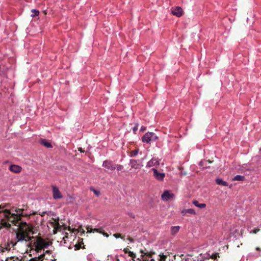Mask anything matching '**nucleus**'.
Returning a JSON list of instances; mask_svg holds the SVG:
<instances>
[{
  "label": "nucleus",
  "mask_w": 261,
  "mask_h": 261,
  "mask_svg": "<svg viewBox=\"0 0 261 261\" xmlns=\"http://www.w3.org/2000/svg\"><path fill=\"white\" fill-rule=\"evenodd\" d=\"M7 205H0V213H3L4 217L9 222L13 224L14 225H18L19 228L16 232L15 240L16 242L13 243L11 242L8 244V246H9L10 245L12 247L17 245L19 242H24L27 246H29L30 244V241L31 239L33 238L32 237H30L29 235L28 232L29 231V228L23 229L22 228L23 225L28 226L26 222H19L21 220V217L23 216H27L24 215L23 213V210L18 208L15 207H12L11 209L8 210L6 208Z\"/></svg>",
  "instance_id": "1"
},
{
  "label": "nucleus",
  "mask_w": 261,
  "mask_h": 261,
  "mask_svg": "<svg viewBox=\"0 0 261 261\" xmlns=\"http://www.w3.org/2000/svg\"><path fill=\"white\" fill-rule=\"evenodd\" d=\"M218 257H219V253L208 251L204 254L200 253L197 257V260L204 261L205 260L208 259L210 258L217 260Z\"/></svg>",
  "instance_id": "2"
},
{
  "label": "nucleus",
  "mask_w": 261,
  "mask_h": 261,
  "mask_svg": "<svg viewBox=\"0 0 261 261\" xmlns=\"http://www.w3.org/2000/svg\"><path fill=\"white\" fill-rule=\"evenodd\" d=\"M34 246L37 252H40L42 250L47 248L49 246V244L43 239L38 238L34 243Z\"/></svg>",
  "instance_id": "3"
},
{
  "label": "nucleus",
  "mask_w": 261,
  "mask_h": 261,
  "mask_svg": "<svg viewBox=\"0 0 261 261\" xmlns=\"http://www.w3.org/2000/svg\"><path fill=\"white\" fill-rule=\"evenodd\" d=\"M158 139L157 136L152 132L146 133L142 138L143 142L147 143H151L155 141Z\"/></svg>",
  "instance_id": "4"
},
{
  "label": "nucleus",
  "mask_w": 261,
  "mask_h": 261,
  "mask_svg": "<svg viewBox=\"0 0 261 261\" xmlns=\"http://www.w3.org/2000/svg\"><path fill=\"white\" fill-rule=\"evenodd\" d=\"M143 160L144 159H142L141 160L131 159L129 160V165L133 169H140L143 166Z\"/></svg>",
  "instance_id": "5"
},
{
  "label": "nucleus",
  "mask_w": 261,
  "mask_h": 261,
  "mask_svg": "<svg viewBox=\"0 0 261 261\" xmlns=\"http://www.w3.org/2000/svg\"><path fill=\"white\" fill-rule=\"evenodd\" d=\"M160 165V160L158 158H153L149 161L146 165V168H149L153 167H157Z\"/></svg>",
  "instance_id": "6"
},
{
  "label": "nucleus",
  "mask_w": 261,
  "mask_h": 261,
  "mask_svg": "<svg viewBox=\"0 0 261 261\" xmlns=\"http://www.w3.org/2000/svg\"><path fill=\"white\" fill-rule=\"evenodd\" d=\"M151 170L153 172V176L154 178L160 181H162L165 177V174L164 173L159 172L156 169L153 168L151 169Z\"/></svg>",
  "instance_id": "7"
},
{
  "label": "nucleus",
  "mask_w": 261,
  "mask_h": 261,
  "mask_svg": "<svg viewBox=\"0 0 261 261\" xmlns=\"http://www.w3.org/2000/svg\"><path fill=\"white\" fill-rule=\"evenodd\" d=\"M102 166L110 170H114L116 169V165H115L112 161L110 160L103 161Z\"/></svg>",
  "instance_id": "8"
},
{
  "label": "nucleus",
  "mask_w": 261,
  "mask_h": 261,
  "mask_svg": "<svg viewBox=\"0 0 261 261\" xmlns=\"http://www.w3.org/2000/svg\"><path fill=\"white\" fill-rule=\"evenodd\" d=\"M174 197L173 193L169 191H165L161 195L162 199L163 201H167Z\"/></svg>",
  "instance_id": "9"
},
{
  "label": "nucleus",
  "mask_w": 261,
  "mask_h": 261,
  "mask_svg": "<svg viewBox=\"0 0 261 261\" xmlns=\"http://www.w3.org/2000/svg\"><path fill=\"white\" fill-rule=\"evenodd\" d=\"M53 196L55 199H61L62 198V195L60 192L59 189L56 186L52 187Z\"/></svg>",
  "instance_id": "10"
},
{
  "label": "nucleus",
  "mask_w": 261,
  "mask_h": 261,
  "mask_svg": "<svg viewBox=\"0 0 261 261\" xmlns=\"http://www.w3.org/2000/svg\"><path fill=\"white\" fill-rule=\"evenodd\" d=\"M171 12L173 15L180 17L182 14V9L180 7H176L172 10Z\"/></svg>",
  "instance_id": "11"
},
{
  "label": "nucleus",
  "mask_w": 261,
  "mask_h": 261,
  "mask_svg": "<svg viewBox=\"0 0 261 261\" xmlns=\"http://www.w3.org/2000/svg\"><path fill=\"white\" fill-rule=\"evenodd\" d=\"M9 169L12 172L17 173H19L21 171L22 168L20 166L18 165H11L9 167Z\"/></svg>",
  "instance_id": "12"
},
{
  "label": "nucleus",
  "mask_w": 261,
  "mask_h": 261,
  "mask_svg": "<svg viewBox=\"0 0 261 261\" xmlns=\"http://www.w3.org/2000/svg\"><path fill=\"white\" fill-rule=\"evenodd\" d=\"M181 213L183 216H185L186 215L187 213H190L191 214H195V212L194 210L192 208H189V209H184L181 212Z\"/></svg>",
  "instance_id": "13"
},
{
  "label": "nucleus",
  "mask_w": 261,
  "mask_h": 261,
  "mask_svg": "<svg viewBox=\"0 0 261 261\" xmlns=\"http://www.w3.org/2000/svg\"><path fill=\"white\" fill-rule=\"evenodd\" d=\"M179 226H174L171 227V233L172 235H175L179 230Z\"/></svg>",
  "instance_id": "14"
},
{
  "label": "nucleus",
  "mask_w": 261,
  "mask_h": 261,
  "mask_svg": "<svg viewBox=\"0 0 261 261\" xmlns=\"http://www.w3.org/2000/svg\"><path fill=\"white\" fill-rule=\"evenodd\" d=\"M216 183L219 185H221V186H228V183L226 181L223 180L221 178L216 179Z\"/></svg>",
  "instance_id": "15"
},
{
  "label": "nucleus",
  "mask_w": 261,
  "mask_h": 261,
  "mask_svg": "<svg viewBox=\"0 0 261 261\" xmlns=\"http://www.w3.org/2000/svg\"><path fill=\"white\" fill-rule=\"evenodd\" d=\"M193 203L195 206L201 208H204L206 206V204L205 203H199L197 200L193 201Z\"/></svg>",
  "instance_id": "16"
},
{
  "label": "nucleus",
  "mask_w": 261,
  "mask_h": 261,
  "mask_svg": "<svg viewBox=\"0 0 261 261\" xmlns=\"http://www.w3.org/2000/svg\"><path fill=\"white\" fill-rule=\"evenodd\" d=\"M40 143L41 144L43 145L44 146L47 148L51 147V144L48 142L45 139H41L40 140Z\"/></svg>",
  "instance_id": "17"
},
{
  "label": "nucleus",
  "mask_w": 261,
  "mask_h": 261,
  "mask_svg": "<svg viewBox=\"0 0 261 261\" xmlns=\"http://www.w3.org/2000/svg\"><path fill=\"white\" fill-rule=\"evenodd\" d=\"M86 229H87L88 232H101V231L99 230V229H98V228L93 229L90 226H87Z\"/></svg>",
  "instance_id": "18"
},
{
  "label": "nucleus",
  "mask_w": 261,
  "mask_h": 261,
  "mask_svg": "<svg viewBox=\"0 0 261 261\" xmlns=\"http://www.w3.org/2000/svg\"><path fill=\"white\" fill-rule=\"evenodd\" d=\"M139 152V149H135L130 152L129 156L130 158L136 156Z\"/></svg>",
  "instance_id": "19"
},
{
  "label": "nucleus",
  "mask_w": 261,
  "mask_h": 261,
  "mask_svg": "<svg viewBox=\"0 0 261 261\" xmlns=\"http://www.w3.org/2000/svg\"><path fill=\"white\" fill-rule=\"evenodd\" d=\"M6 261H22L21 260V259L17 257H15V256H11L10 257H8Z\"/></svg>",
  "instance_id": "20"
},
{
  "label": "nucleus",
  "mask_w": 261,
  "mask_h": 261,
  "mask_svg": "<svg viewBox=\"0 0 261 261\" xmlns=\"http://www.w3.org/2000/svg\"><path fill=\"white\" fill-rule=\"evenodd\" d=\"M232 179L233 180L242 181L245 179V177L241 175H237L232 178Z\"/></svg>",
  "instance_id": "21"
},
{
  "label": "nucleus",
  "mask_w": 261,
  "mask_h": 261,
  "mask_svg": "<svg viewBox=\"0 0 261 261\" xmlns=\"http://www.w3.org/2000/svg\"><path fill=\"white\" fill-rule=\"evenodd\" d=\"M39 11H38L36 9H32L31 16L35 17L36 16H37L39 14Z\"/></svg>",
  "instance_id": "22"
},
{
  "label": "nucleus",
  "mask_w": 261,
  "mask_h": 261,
  "mask_svg": "<svg viewBox=\"0 0 261 261\" xmlns=\"http://www.w3.org/2000/svg\"><path fill=\"white\" fill-rule=\"evenodd\" d=\"M91 191H93L94 192V193L97 196H99L100 195V192L93 189V188H91L90 189Z\"/></svg>",
  "instance_id": "23"
},
{
  "label": "nucleus",
  "mask_w": 261,
  "mask_h": 261,
  "mask_svg": "<svg viewBox=\"0 0 261 261\" xmlns=\"http://www.w3.org/2000/svg\"><path fill=\"white\" fill-rule=\"evenodd\" d=\"M123 168V166L121 165H116V169L117 171H120Z\"/></svg>",
  "instance_id": "24"
},
{
  "label": "nucleus",
  "mask_w": 261,
  "mask_h": 261,
  "mask_svg": "<svg viewBox=\"0 0 261 261\" xmlns=\"http://www.w3.org/2000/svg\"><path fill=\"white\" fill-rule=\"evenodd\" d=\"M259 228H254V229H253L251 230L250 231V232H251V233H257V232L259 231Z\"/></svg>",
  "instance_id": "25"
},
{
  "label": "nucleus",
  "mask_w": 261,
  "mask_h": 261,
  "mask_svg": "<svg viewBox=\"0 0 261 261\" xmlns=\"http://www.w3.org/2000/svg\"><path fill=\"white\" fill-rule=\"evenodd\" d=\"M128 255L129 256L132 257L133 258H134L136 257V254L133 252L129 251Z\"/></svg>",
  "instance_id": "26"
},
{
  "label": "nucleus",
  "mask_w": 261,
  "mask_h": 261,
  "mask_svg": "<svg viewBox=\"0 0 261 261\" xmlns=\"http://www.w3.org/2000/svg\"><path fill=\"white\" fill-rule=\"evenodd\" d=\"M138 124L136 123L135 124V126L133 127V132L135 133L138 129Z\"/></svg>",
  "instance_id": "27"
},
{
  "label": "nucleus",
  "mask_w": 261,
  "mask_h": 261,
  "mask_svg": "<svg viewBox=\"0 0 261 261\" xmlns=\"http://www.w3.org/2000/svg\"><path fill=\"white\" fill-rule=\"evenodd\" d=\"M3 225L6 227H9L11 226V224L9 222H5L3 223Z\"/></svg>",
  "instance_id": "28"
},
{
  "label": "nucleus",
  "mask_w": 261,
  "mask_h": 261,
  "mask_svg": "<svg viewBox=\"0 0 261 261\" xmlns=\"http://www.w3.org/2000/svg\"><path fill=\"white\" fill-rule=\"evenodd\" d=\"M166 256L163 255L160 257V259L159 261H165L166 259Z\"/></svg>",
  "instance_id": "29"
},
{
  "label": "nucleus",
  "mask_w": 261,
  "mask_h": 261,
  "mask_svg": "<svg viewBox=\"0 0 261 261\" xmlns=\"http://www.w3.org/2000/svg\"><path fill=\"white\" fill-rule=\"evenodd\" d=\"M114 237L116 238H120V234L118 233H115L113 234Z\"/></svg>",
  "instance_id": "30"
},
{
  "label": "nucleus",
  "mask_w": 261,
  "mask_h": 261,
  "mask_svg": "<svg viewBox=\"0 0 261 261\" xmlns=\"http://www.w3.org/2000/svg\"><path fill=\"white\" fill-rule=\"evenodd\" d=\"M186 261H196L195 260H192L191 258H188L186 260Z\"/></svg>",
  "instance_id": "31"
},
{
  "label": "nucleus",
  "mask_w": 261,
  "mask_h": 261,
  "mask_svg": "<svg viewBox=\"0 0 261 261\" xmlns=\"http://www.w3.org/2000/svg\"><path fill=\"white\" fill-rule=\"evenodd\" d=\"M79 150L81 152H84V150L82 149V148H79Z\"/></svg>",
  "instance_id": "32"
},
{
  "label": "nucleus",
  "mask_w": 261,
  "mask_h": 261,
  "mask_svg": "<svg viewBox=\"0 0 261 261\" xmlns=\"http://www.w3.org/2000/svg\"><path fill=\"white\" fill-rule=\"evenodd\" d=\"M9 249H10V248H8V247H7L5 248L3 250V251H4V250H9Z\"/></svg>",
  "instance_id": "33"
},
{
  "label": "nucleus",
  "mask_w": 261,
  "mask_h": 261,
  "mask_svg": "<svg viewBox=\"0 0 261 261\" xmlns=\"http://www.w3.org/2000/svg\"><path fill=\"white\" fill-rule=\"evenodd\" d=\"M141 129L142 130H143V131H144L145 130V128L143 127V126H142L141 128Z\"/></svg>",
  "instance_id": "34"
},
{
  "label": "nucleus",
  "mask_w": 261,
  "mask_h": 261,
  "mask_svg": "<svg viewBox=\"0 0 261 261\" xmlns=\"http://www.w3.org/2000/svg\"><path fill=\"white\" fill-rule=\"evenodd\" d=\"M103 234L104 236H106L107 237H108L109 236H108V234H107V233H103Z\"/></svg>",
  "instance_id": "35"
},
{
  "label": "nucleus",
  "mask_w": 261,
  "mask_h": 261,
  "mask_svg": "<svg viewBox=\"0 0 261 261\" xmlns=\"http://www.w3.org/2000/svg\"><path fill=\"white\" fill-rule=\"evenodd\" d=\"M30 261H38V260H35L34 259H32Z\"/></svg>",
  "instance_id": "36"
},
{
  "label": "nucleus",
  "mask_w": 261,
  "mask_h": 261,
  "mask_svg": "<svg viewBox=\"0 0 261 261\" xmlns=\"http://www.w3.org/2000/svg\"><path fill=\"white\" fill-rule=\"evenodd\" d=\"M256 250H260V249L258 247L256 248Z\"/></svg>",
  "instance_id": "37"
},
{
  "label": "nucleus",
  "mask_w": 261,
  "mask_h": 261,
  "mask_svg": "<svg viewBox=\"0 0 261 261\" xmlns=\"http://www.w3.org/2000/svg\"><path fill=\"white\" fill-rule=\"evenodd\" d=\"M202 162H201L199 163V165H200V166H202Z\"/></svg>",
  "instance_id": "38"
},
{
  "label": "nucleus",
  "mask_w": 261,
  "mask_h": 261,
  "mask_svg": "<svg viewBox=\"0 0 261 261\" xmlns=\"http://www.w3.org/2000/svg\"><path fill=\"white\" fill-rule=\"evenodd\" d=\"M143 159H146V156H144Z\"/></svg>",
  "instance_id": "39"
},
{
  "label": "nucleus",
  "mask_w": 261,
  "mask_h": 261,
  "mask_svg": "<svg viewBox=\"0 0 261 261\" xmlns=\"http://www.w3.org/2000/svg\"><path fill=\"white\" fill-rule=\"evenodd\" d=\"M143 159H146V156H144Z\"/></svg>",
  "instance_id": "40"
},
{
  "label": "nucleus",
  "mask_w": 261,
  "mask_h": 261,
  "mask_svg": "<svg viewBox=\"0 0 261 261\" xmlns=\"http://www.w3.org/2000/svg\"><path fill=\"white\" fill-rule=\"evenodd\" d=\"M260 226H261V224H260Z\"/></svg>",
  "instance_id": "41"
}]
</instances>
